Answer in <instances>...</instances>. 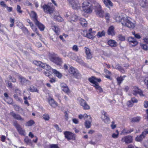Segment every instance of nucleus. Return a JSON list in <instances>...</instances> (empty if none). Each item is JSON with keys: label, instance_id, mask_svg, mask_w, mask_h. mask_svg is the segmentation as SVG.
Returning a JSON list of instances; mask_svg holds the SVG:
<instances>
[{"label": "nucleus", "instance_id": "cd10ccee", "mask_svg": "<svg viewBox=\"0 0 148 148\" xmlns=\"http://www.w3.org/2000/svg\"><path fill=\"white\" fill-rule=\"evenodd\" d=\"M31 16L33 20L34 21L35 23L38 21L37 19V15L36 13L34 11H32L31 12Z\"/></svg>", "mask_w": 148, "mask_h": 148}, {"label": "nucleus", "instance_id": "dca6fc26", "mask_svg": "<svg viewBox=\"0 0 148 148\" xmlns=\"http://www.w3.org/2000/svg\"><path fill=\"white\" fill-rule=\"evenodd\" d=\"M128 41L130 44L133 46H134L138 44V42L136 39L134 38L130 37L128 38Z\"/></svg>", "mask_w": 148, "mask_h": 148}, {"label": "nucleus", "instance_id": "0eeeda50", "mask_svg": "<svg viewBox=\"0 0 148 148\" xmlns=\"http://www.w3.org/2000/svg\"><path fill=\"white\" fill-rule=\"evenodd\" d=\"M64 134L65 138L68 140H74L75 139V134L70 132L66 131L64 132Z\"/></svg>", "mask_w": 148, "mask_h": 148}, {"label": "nucleus", "instance_id": "680f3d73", "mask_svg": "<svg viewBox=\"0 0 148 148\" xmlns=\"http://www.w3.org/2000/svg\"><path fill=\"white\" fill-rule=\"evenodd\" d=\"M130 132L128 130L124 129L122 132V133L123 134H130Z\"/></svg>", "mask_w": 148, "mask_h": 148}, {"label": "nucleus", "instance_id": "c03bdc74", "mask_svg": "<svg viewBox=\"0 0 148 148\" xmlns=\"http://www.w3.org/2000/svg\"><path fill=\"white\" fill-rule=\"evenodd\" d=\"M24 141L27 145H30L32 144L31 140L27 136L25 138Z\"/></svg>", "mask_w": 148, "mask_h": 148}, {"label": "nucleus", "instance_id": "2eb2a0df", "mask_svg": "<svg viewBox=\"0 0 148 148\" xmlns=\"http://www.w3.org/2000/svg\"><path fill=\"white\" fill-rule=\"evenodd\" d=\"M85 53L86 55V58L87 59H91L92 57V54L91 52V50L86 47L84 48Z\"/></svg>", "mask_w": 148, "mask_h": 148}, {"label": "nucleus", "instance_id": "4468645a", "mask_svg": "<svg viewBox=\"0 0 148 148\" xmlns=\"http://www.w3.org/2000/svg\"><path fill=\"white\" fill-rule=\"evenodd\" d=\"M60 87L62 90L65 93L67 94L70 93V90L66 84L62 83L60 85Z\"/></svg>", "mask_w": 148, "mask_h": 148}, {"label": "nucleus", "instance_id": "7c9ffc66", "mask_svg": "<svg viewBox=\"0 0 148 148\" xmlns=\"http://www.w3.org/2000/svg\"><path fill=\"white\" fill-rule=\"evenodd\" d=\"M79 23L83 27H86L87 26V22L85 19L84 18H81L80 19Z\"/></svg>", "mask_w": 148, "mask_h": 148}, {"label": "nucleus", "instance_id": "37998d69", "mask_svg": "<svg viewBox=\"0 0 148 148\" xmlns=\"http://www.w3.org/2000/svg\"><path fill=\"white\" fill-rule=\"evenodd\" d=\"M4 100L7 103L9 104H12L13 103V100L10 97L5 98Z\"/></svg>", "mask_w": 148, "mask_h": 148}, {"label": "nucleus", "instance_id": "72a5a7b5", "mask_svg": "<svg viewBox=\"0 0 148 148\" xmlns=\"http://www.w3.org/2000/svg\"><path fill=\"white\" fill-rule=\"evenodd\" d=\"M83 10L85 12L87 13H91L92 11V5L90 6L89 5V6L87 7H86L85 10Z\"/></svg>", "mask_w": 148, "mask_h": 148}, {"label": "nucleus", "instance_id": "c85d7f7f", "mask_svg": "<svg viewBox=\"0 0 148 148\" xmlns=\"http://www.w3.org/2000/svg\"><path fill=\"white\" fill-rule=\"evenodd\" d=\"M35 24L37 25L40 30L43 31L45 28V26L42 24L40 23L38 21L35 23Z\"/></svg>", "mask_w": 148, "mask_h": 148}, {"label": "nucleus", "instance_id": "4c0bfd02", "mask_svg": "<svg viewBox=\"0 0 148 148\" xmlns=\"http://www.w3.org/2000/svg\"><path fill=\"white\" fill-rule=\"evenodd\" d=\"M115 68L118 70L122 73H124L125 72L124 69L119 64H116Z\"/></svg>", "mask_w": 148, "mask_h": 148}, {"label": "nucleus", "instance_id": "c756f323", "mask_svg": "<svg viewBox=\"0 0 148 148\" xmlns=\"http://www.w3.org/2000/svg\"><path fill=\"white\" fill-rule=\"evenodd\" d=\"M56 55L54 53H49V58L51 61L53 62L55 60L57 57L56 56Z\"/></svg>", "mask_w": 148, "mask_h": 148}, {"label": "nucleus", "instance_id": "49530a36", "mask_svg": "<svg viewBox=\"0 0 148 148\" xmlns=\"http://www.w3.org/2000/svg\"><path fill=\"white\" fill-rule=\"evenodd\" d=\"M52 28L57 34H58V32L59 31V29L58 27L56 26H52Z\"/></svg>", "mask_w": 148, "mask_h": 148}, {"label": "nucleus", "instance_id": "7ed1b4c3", "mask_svg": "<svg viewBox=\"0 0 148 148\" xmlns=\"http://www.w3.org/2000/svg\"><path fill=\"white\" fill-rule=\"evenodd\" d=\"M122 24L123 25L131 29H133L135 26L134 23L126 18H124L123 21L122 22Z\"/></svg>", "mask_w": 148, "mask_h": 148}, {"label": "nucleus", "instance_id": "de8ad7c7", "mask_svg": "<svg viewBox=\"0 0 148 148\" xmlns=\"http://www.w3.org/2000/svg\"><path fill=\"white\" fill-rule=\"evenodd\" d=\"M14 19L12 18H10V21L11 23V24L10 25V27H12L14 24Z\"/></svg>", "mask_w": 148, "mask_h": 148}, {"label": "nucleus", "instance_id": "b1692460", "mask_svg": "<svg viewBox=\"0 0 148 148\" xmlns=\"http://www.w3.org/2000/svg\"><path fill=\"white\" fill-rule=\"evenodd\" d=\"M67 56L69 58L74 60L76 59L77 58V55L75 53L72 52H70L68 53L67 54Z\"/></svg>", "mask_w": 148, "mask_h": 148}, {"label": "nucleus", "instance_id": "ea45409f", "mask_svg": "<svg viewBox=\"0 0 148 148\" xmlns=\"http://www.w3.org/2000/svg\"><path fill=\"white\" fill-rule=\"evenodd\" d=\"M29 90L30 91L32 92H36L38 93V90L36 88L32 85L30 86Z\"/></svg>", "mask_w": 148, "mask_h": 148}, {"label": "nucleus", "instance_id": "f8f14e48", "mask_svg": "<svg viewBox=\"0 0 148 148\" xmlns=\"http://www.w3.org/2000/svg\"><path fill=\"white\" fill-rule=\"evenodd\" d=\"M79 102L80 105L84 109L88 110L90 109V107L87 104L84 99H81L79 101Z\"/></svg>", "mask_w": 148, "mask_h": 148}, {"label": "nucleus", "instance_id": "bf43d9fd", "mask_svg": "<svg viewBox=\"0 0 148 148\" xmlns=\"http://www.w3.org/2000/svg\"><path fill=\"white\" fill-rule=\"evenodd\" d=\"M14 110L17 111H18L19 110L21 109V108L19 107L17 105H15L14 106Z\"/></svg>", "mask_w": 148, "mask_h": 148}, {"label": "nucleus", "instance_id": "bb28decb", "mask_svg": "<svg viewBox=\"0 0 148 148\" xmlns=\"http://www.w3.org/2000/svg\"><path fill=\"white\" fill-rule=\"evenodd\" d=\"M75 60L81 65L86 67H88V64L87 63H85L82 60L78 58V57L76 59H75Z\"/></svg>", "mask_w": 148, "mask_h": 148}, {"label": "nucleus", "instance_id": "603ef678", "mask_svg": "<svg viewBox=\"0 0 148 148\" xmlns=\"http://www.w3.org/2000/svg\"><path fill=\"white\" fill-rule=\"evenodd\" d=\"M140 46L142 49L145 50H148V46L145 44H141Z\"/></svg>", "mask_w": 148, "mask_h": 148}, {"label": "nucleus", "instance_id": "ddd939ff", "mask_svg": "<svg viewBox=\"0 0 148 148\" xmlns=\"http://www.w3.org/2000/svg\"><path fill=\"white\" fill-rule=\"evenodd\" d=\"M134 90L132 91L133 94L136 96L137 94H138L140 96H144V95L143 94V92L140 89H139L136 86L134 87Z\"/></svg>", "mask_w": 148, "mask_h": 148}, {"label": "nucleus", "instance_id": "a878e982", "mask_svg": "<svg viewBox=\"0 0 148 148\" xmlns=\"http://www.w3.org/2000/svg\"><path fill=\"white\" fill-rule=\"evenodd\" d=\"M126 76L125 75L123 76H120L118 77L116 79L117 83L118 85H120L124 80V78Z\"/></svg>", "mask_w": 148, "mask_h": 148}, {"label": "nucleus", "instance_id": "412c9836", "mask_svg": "<svg viewBox=\"0 0 148 148\" xmlns=\"http://www.w3.org/2000/svg\"><path fill=\"white\" fill-rule=\"evenodd\" d=\"M145 132H143L141 135L138 136L136 137L135 140L137 141L140 142L145 138Z\"/></svg>", "mask_w": 148, "mask_h": 148}, {"label": "nucleus", "instance_id": "13d9d810", "mask_svg": "<svg viewBox=\"0 0 148 148\" xmlns=\"http://www.w3.org/2000/svg\"><path fill=\"white\" fill-rule=\"evenodd\" d=\"M127 105L130 107H132L133 105V103L131 100L127 102Z\"/></svg>", "mask_w": 148, "mask_h": 148}, {"label": "nucleus", "instance_id": "f257e3e1", "mask_svg": "<svg viewBox=\"0 0 148 148\" xmlns=\"http://www.w3.org/2000/svg\"><path fill=\"white\" fill-rule=\"evenodd\" d=\"M88 80L89 82L92 84L93 86L95 88L97 91L99 93H101L103 92L102 88L99 85L97 82H100L101 81L100 78H97L95 77L92 76L89 78Z\"/></svg>", "mask_w": 148, "mask_h": 148}, {"label": "nucleus", "instance_id": "1a4fd4ad", "mask_svg": "<svg viewBox=\"0 0 148 148\" xmlns=\"http://www.w3.org/2000/svg\"><path fill=\"white\" fill-rule=\"evenodd\" d=\"M71 5L73 8L74 9L79 8L80 4L77 2V0H67Z\"/></svg>", "mask_w": 148, "mask_h": 148}, {"label": "nucleus", "instance_id": "f704fd0d", "mask_svg": "<svg viewBox=\"0 0 148 148\" xmlns=\"http://www.w3.org/2000/svg\"><path fill=\"white\" fill-rule=\"evenodd\" d=\"M141 118L139 116H136L131 118V122L132 123H138L140 120Z\"/></svg>", "mask_w": 148, "mask_h": 148}, {"label": "nucleus", "instance_id": "09e8293b", "mask_svg": "<svg viewBox=\"0 0 148 148\" xmlns=\"http://www.w3.org/2000/svg\"><path fill=\"white\" fill-rule=\"evenodd\" d=\"M85 125L86 127L89 128L91 126V123L89 121H86L85 122Z\"/></svg>", "mask_w": 148, "mask_h": 148}, {"label": "nucleus", "instance_id": "473e14b6", "mask_svg": "<svg viewBox=\"0 0 148 148\" xmlns=\"http://www.w3.org/2000/svg\"><path fill=\"white\" fill-rule=\"evenodd\" d=\"M125 17H123L122 16H120L119 14L117 15L115 17V20L116 22H121L122 23V21H123V20Z\"/></svg>", "mask_w": 148, "mask_h": 148}, {"label": "nucleus", "instance_id": "a211bd4d", "mask_svg": "<svg viewBox=\"0 0 148 148\" xmlns=\"http://www.w3.org/2000/svg\"><path fill=\"white\" fill-rule=\"evenodd\" d=\"M102 114L104 116L103 121L106 123H109L110 122V119L109 118L107 114V113L103 111Z\"/></svg>", "mask_w": 148, "mask_h": 148}, {"label": "nucleus", "instance_id": "a18cd8bd", "mask_svg": "<svg viewBox=\"0 0 148 148\" xmlns=\"http://www.w3.org/2000/svg\"><path fill=\"white\" fill-rule=\"evenodd\" d=\"M52 69H53L51 68V69L49 70H47V71L44 72V74L45 75L49 77V78H50V76L51 75V71L52 70Z\"/></svg>", "mask_w": 148, "mask_h": 148}, {"label": "nucleus", "instance_id": "6e6d98bb", "mask_svg": "<svg viewBox=\"0 0 148 148\" xmlns=\"http://www.w3.org/2000/svg\"><path fill=\"white\" fill-rule=\"evenodd\" d=\"M49 148H59L57 144H50L49 146Z\"/></svg>", "mask_w": 148, "mask_h": 148}, {"label": "nucleus", "instance_id": "6ab92c4d", "mask_svg": "<svg viewBox=\"0 0 148 148\" xmlns=\"http://www.w3.org/2000/svg\"><path fill=\"white\" fill-rule=\"evenodd\" d=\"M83 33L84 34H83L84 36L86 37L89 39H93L95 37V36H94L89 32L87 33L86 31H84Z\"/></svg>", "mask_w": 148, "mask_h": 148}, {"label": "nucleus", "instance_id": "e2e57ef3", "mask_svg": "<svg viewBox=\"0 0 148 148\" xmlns=\"http://www.w3.org/2000/svg\"><path fill=\"white\" fill-rule=\"evenodd\" d=\"M78 49L77 46L76 45L73 46L72 47L73 50L75 51H77L78 50Z\"/></svg>", "mask_w": 148, "mask_h": 148}, {"label": "nucleus", "instance_id": "aec40b11", "mask_svg": "<svg viewBox=\"0 0 148 148\" xmlns=\"http://www.w3.org/2000/svg\"><path fill=\"white\" fill-rule=\"evenodd\" d=\"M91 5V4L90 3V1L89 0H84L82 3V9L83 10H85L86 7Z\"/></svg>", "mask_w": 148, "mask_h": 148}, {"label": "nucleus", "instance_id": "4d7b16f0", "mask_svg": "<svg viewBox=\"0 0 148 148\" xmlns=\"http://www.w3.org/2000/svg\"><path fill=\"white\" fill-rule=\"evenodd\" d=\"M16 10L18 12L20 13H22L23 11L21 10V7L19 5H17Z\"/></svg>", "mask_w": 148, "mask_h": 148}, {"label": "nucleus", "instance_id": "864d4df0", "mask_svg": "<svg viewBox=\"0 0 148 148\" xmlns=\"http://www.w3.org/2000/svg\"><path fill=\"white\" fill-rule=\"evenodd\" d=\"M42 117L43 119L46 121L49 120V115L46 114H44L43 115Z\"/></svg>", "mask_w": 148, "mask_h": 148}, {"label": "nucleus", "instance_id": "79ce46f5", "mask_svg": "<svg viewBox=\"0 0 148 148\" xmlns=\"http://www.w3.org/2000/svg\"><path fill=\"white\" fill-rule=\"evenodd\" d=\"M146 0H140L139 3L140 6L143 7H145L146 5Z\"/></svg>", "mask_w": 148, "mask_h": 148}, {"label": "nucleus", "instance_id": "f03ea898", "mask_svg": "<svg viewBox=\"0 0 148 148\" xmlns=\"http://www.w3.org/2000/svg\"><path fill=\"white\" fill-rule=\"evenodd\" d=\"M93 6L94 7L95 12L96 15L98 17L103 18L104 16L105 13L102 10L101 5L95 2L94 3Z\"/></svg>", "mask_w": 148, "mask_h": 148}, {"label": "nucleus", "instance_id": "3c124183", "mask_svg": "<svg viewBox=\"0 0 148 148\" xmlns=\"http://www.w3.org/2000/svg\"><path fill=\"white\" fill-rule=\"evenodd\" d=\"M34 121L32 120H31L27 122L26 125L27 126H31L34 123Z\"/></svg>", "mask_w": 148, "mask_h": 148}, {"label": "nucleus", "instance_id": "5fc2aeb1", "mask_svg": "<svg viewBox=\"0 0 148 148\" xmlns=\"http://www.w3.org/2000/svg\"><path fill=\"white\" fill-rule=\"evenodd\" d=\"M118 38L121 41H124L125 40V37L123 36L121 34H119L118 35Z\"/></svg>", "mask_w": 148, "mask_h": 148}, {"label": "nucleus", "instance_id": "39448f33", "mask_svg": "<svg viewBox=\"0 0 148 148\" xmlns=\"http://www.w3.org/2000/svg\"><path fill=\"white\" fill-rule=\"evenodd\" d=\"M13 125L16 128L19 134L22 135H25V130L22 128L21 126L17 123V121H14L13 122Z\"/></svg>", "mask_w": 148, "mask_h": 148}, {"label": "nucleus", "instance_id": "c9c22d12", "mask_svg": "<svg viewBox=\"0 0 148 148\" xmlns=\"http://www.w3.org/2000/svg\"><path fill=\"white\" fill-rule=\"evenodd\" d=\"M53 62L57 65H60L62 63V61L61 58L57 57L55 60Z\"/></svg>", "mask_w": 148, "mask_h": 148}, {"label": "nucleus", "instance_id": "338daca9", "mask_svg": "<svg viewBox=\"0 0 148 148\" xmlns=\"http://www.w3.org/2000/svg\"><path fill=\"white\" fill-rule=\"evenodd\" d=\"M144 82L145 85L148 89V77H147L145 78L144 80Z\"/></svg>", "mask_w": 148, "mask_h": 148}, {"label": "nucleus", "instance_id": "69168bd1", "mask_svg": "<svg viewBox=\"0 0 148 148\" xmlns=\"http://www.w3.org/2000/svg\"><path fill=\"white\" fill-rule=\"evenodd\" d=\"M54 126L58 131L60 132H62V130H61V129L59 128L58 125L56 124L54 125Z\"/></svg>", "mask_w": 148, "mask_h": 148}, {"label": "nucleus", "instance_id": "e433bc0d", "mask_svg": "<svg viewBox=\"0 0 148 148\" xmlns=\"http://www.w3.org/2000/svg\"><path fill=\"white\" fill-rule=\"evenodd\" d=\"M103 2L107 6L109 7L113 6V3L110 0H104Z\"/></svg>", "mask_w": 148, "mask_h": 148}, {"label": "nucleus", "instance_id": "2f4dec72", "mask_svg": "<svg viewBox=\"0 0 148 148\" xmlns=\"http://www.w3.org/2000/svg\"><path fill=\"white\" fill-rule=\"evenodd\" d=\"M52 71L56 76L59 78H60L62 77V74L55 69H52Z\"/></svg>", "mask_w": 148, "mask_h": 148}, {"label": "nucleus", "instance_id": "5701e85b", "mask_svg": "<svg viewBox=\"0 0 148 148\" xmlns=\"http://www.w3.org/2000/svg\"><path fill=\"white\" fill-rule=\"evenodd\" d=\"M108 35L113 36L115 35V33L114 31V27L113 26L110 27L108 28L107 32Z\"/></svg>", "mask_w": 148, "mask_h": 148}, {"label": "nucleus", "instance_id": "774afa93", "mask_svg": "<svg viewBox=\"0 0 148 148\" xmlns=\"http://www.w3.org/2000/svg\"><path fill=\"white\" fill-rule=\"evenodd\" d=\"M143 40H144V42L146 44H148V37H144L143 38Z\"/></svg>", "mask_w": 148, "mask_h": 148}, {"label": "nucleus", "instance_id": "393cba45", "mask_svg": "<svg viewBox=\"0 0 148 148\" xmlns=\"http://www.w3.org/2000/svg\"><path fill=\"white\" fill-rule=\"evenodd\" d=\"M77 16L74 13H71L70 15V17H69V20L71 22L72 21H75L77 20Z\"/></svg>", "mask_w": 148, "mask_h": 148}, {"label": "nucleus", "instance_id": "f3484780", "mask_svg": "<svg viewBox=\"0 0 148 148\" xmlns=\"http://www.w3.org/2000/svg\"><path fill=\"white\" fill-rule=\"evenodd\" d=\"M10 114L14 119H15L21 121H23L24 120V119L22 118L20 115L16 114L13 112H11Z\"/></svg>", "mask_w": 148, "mask_h": 148}, {"label": "nucleus", "instance_id": "9b49d317", "mask_svg": "<svg viewBox=\"0 0 148 148\" xmlns=\"http://www.w3.org/2000/svg\"><path fill=\"white\" fill-rule=\"evenodd\" d=\"M19 79L20 80V83L22 85H29L31 84L30 81L26 79L25 78L22 76H19Z\"/></svg>", "mask_w": 148, "mask_h": 148}, {"label": "nucleus", "instance_id": "6e6552de", "mask_svg": "<svg viewBox=\"0 0 148 148\" xmlns=\"http://www.w3.org/2000/svg\"><path fill=\"white\" fill-rule=\"evenodd\" d=\"M41 8L43 9L44 12L47 13L51 14L54 10L53 8L50 6L48 4H44L43 5H42Z\"/></svg>", "mask_w": 148, "mask_h": 148}, {"label": "nucleus", "instance_id": "4be33fe9", "mask_svg": "<svg viewBox=\"0 0 148 148\" xmlns=\"http://www.w3.org/2000/svg\"><path fill=\"white\" fill-rule=\"evenodd\" d=\"M108 44L111 47H116L118 45L117 42L114 40H110L108 42Z\"/></svg>", "mask_w": 148, "mask_h": 148}, {"label": "nucleus", "instance_id": "052dcab7", "mask_svg": "<svg viewBox=\"0 0 148 148\" xmlns=\"http://www.w3.org/2000/svg\"><path fill=\"white\" fill-rule=\"evenodd\" d=\"M55 18L59 21H62L63 20V18L60 16H56Z\"/></svg>", "mask_w": 148, "mask_h": 148}, {"label": "nucleus", "instance_id": "9d476101", "mask_svg": "<svg viewBox=\"0 0 148 148\" xmlns=\"http://www.w3.org/2000/svg\"><path fill=\"white\" fill-rule=\"evenodd\" d=\"M121 140L123 142H125L126 144L130 143L133 142V136L129 135L123 137L122 138Z\"/></svg>", "mask_w": 148, "mask_h": 148}, {"label": "nucleus", "instance_id": "a19ab883", "mask_svg": "<svg viewBox=\"0 0 148 148\" xmlns=\"http://www.w3.org/2000/svg\"><path fill=\"white\" fill-rule=\"evenodd\" d=\"M105 35V32L104 30L101 32H99L97 34V36L98 38H101L104 36Z\"/></svg>", "mask_w": 148, "mask_h": 148}, {"label": "nucleus", "instance_id": "8fccbe9b", "mask_svg": "<svg viewBox=\"0 0 148 148\" xmlns=\"http://www.w3.org/2000/svg\"><path fill=\"white\" fill-rule=\"evenodd\" d=\"M14 99L17 101H18L20 102H22V100L21 98L18 97V95L17 94H14Z\"/></svg>", "mask_w": 148, "mask_h": 148}, {"label": "nucleus", "instance_id": "58836bf2", "mask_svg": "<svg viewBox=\"0 0 148 148\" xmlns=\"http://www.w3.org/2000/svg\"><path fill=\"white\" fill-rule=\"evenodd\" d=\"M49 103L52 106L55 107L57 106V103L53 99H51L49 101Z\"/></svg>", "mask_w": 148, "mask_h": 148}, {"label": "nucleus", "instance_id": "0e129e2a", "mask_svg": "<svg viewBox=\"0 0 148 148\" xmlns=\"http://www.w3.org/2000/svg\"><path fill=\"white\" fill-rule=\"evenodd\" d=\"M61 53L64 57H66L67 56V53L65 51L63 50H62Z\"/></svg>", "mask_w": 148, "mask_h": 148}, {"label": "nucleus", "instance_id": "20e7f679", "mask_svg": "<svg viewBox=\"0 0 148 148\" xmlns=\"http://www.w3.org/2000/svg\"><path fill=\"white\" fill-rule=\"evenodd\" d=\"M33 63L37 66L41 67L46 70L51 69V67L48 64L42 62L40 61L35 60L33 61Z\"/></svg>", "mask_w": 148, "mask_h": 148}, {"label": "nucleus", "instance_id": "423d86ee", "mask_svg": "<svg viewBox=\"0 0 148 148\" xmlns=\"http://www.w3.org/2000/svg\"><path fill=\"white\" fill-rule=\"evenodd\" d=\"M69 73L73 75L76 78L78 79L81 78V75L78 72L77 69L73 67H71L69 69Z\"/></svg>", "mask_w": 148, "mask_h": 148}]
</instances>
